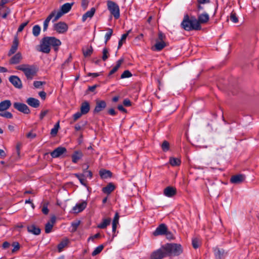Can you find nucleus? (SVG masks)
I'll return each instance as SVG.
<instances>
[{
	"label": "nucleus",
	"mask_w": 259,
	"mask_h": 259,
	"mask_svg": "<svg viewBox=\"0 0 259 259\" xmlns=\"http://www.w3.org/2000/svg\"><path fill=\"white\" fill-rule=\"evenodd\" d=\"M61 45L60 39L52 36L44 37L41 40L39 45V51L44 53L48 54L52 47L55 52L59 50V47Z\"/></svg>",
	"instance_id": "obj_1"
},
{
	"label": "nucleus",
	"mask_w": 259,
	"mask_h": 259,
	"mask_svg": "<svg viewBox=\"0 0 259 259\" xmlns=\"http://www.w3.org/2000/svg\"><path fill=\"white\" fill-rule=\"evenodd\" d=\"M181 25L186 31L198 30L201 29V26L198 24L197 19L195 17L190 18L188 15L184 16Z\"/></svg>",
	"instance_id": "obj_2"
},
{
	"label": "nucleus",
	"mask_w": 259,
	"mask_h": 259,
	"mask_svg": "<svg viewBox=\"0 0 259 259\" xmlns=\"http://www.w3.org/2000/svg\"><path fill=\"white\" fill-rule=\"evenodd\" d=\"M162 247L167 256H177L183 252V248L181 244L177 243H167Z\"/></svg>",
	"instance_id": "obj_3"
},
{
	"label": "nucleus",
	"mask_w": 259,
	"mask_h": 259,
	"mask_svg": "<svg viewBox=\"0 0 259 259\" xmlns=\"http://www.w3.org/2000/svg\"><path fill=\"white\" fill-rule=\"evenodd\" d=\"M16 69L23 71L28 79H32L37 71L35 66L28 64L18 65L16 67Z\"/></svg>",
	"instance_id": "obj_4"
},
{
	"label": "nucleus",
	"mask_w": 259,
	"mask_h": 259,
	"mask_svg": "<svg viewBox=\"0 0 259 259\" xmlns=\"http://www.w3.org/2000/svg\"><path fill=\"white\" fill-rule=\"evenodd\" d=\"M107 9L111 15L115 19H118L120 17V9L118 5L115 2L111 1L107 2Z\"/></svg>",
	"instance_id": "obj_5"
},
{
	"label": "nucleus",
	"mask_w": 259,
	"mask_h": 259,
	"mask_svg": "<svg viewBox=\"0 0 259 259\" xmlns=\"http://www.w3.org/2000/svg\"><path fill=\"white\" fill-rule=\"evenodd\" d=\"M73 5V3H65L60 8V10L58 11H56V13L55 14V16L53 20V22H55L57 20H58L61 17L63 16L64 14L67 13L71 10L72 6Z\"/></svg>",
	"instance_id": "obj_6"
},
{
	"label": "nucleus",
	"mask_w": 259,
	"mask_h": 259,
	"mask_svg": "<svg viewBox=\"0 0 259 259\" xmlns=\"http://www.w3.org/2000/svg\"><path fill=\"white\" fill-rule=\"evenodd\" d=\"M54 30L60 34L65 33L68 29V25L64 22H59L54 24Z\"/></svg>",
	"instance_id": "obj_7"
},
{
	"label": "nucleus",
	"mask_w": 259,
	"mask_h": 259,
	"mask_svg": "<svg viewBox=\"0 0 259 259\" xmlns=\"http://www.w3.org/2000/svg\"><path fill=\"white\" fill-rule=\"evenodd\" d=\"M167 256L162 246L151 254L149 259H163Z\"/></svg>",
	"instance_id": "obj_8"
},
{
	"label": "nucleus",
	"mask_w": 259,
	"mask_h": 259,
	"mask_svg": "<svg viewBox=\"0 0 259 259\" xmlns=\"http://www.w3.org/2000/svg\"><path fill=\"white\" fill-rule=\"evenodd\" d=\"M13 106L19 111L21 112L24 114H29L30 112L29 108L25 104L19 102H15L13 104Z\"/></svg>",
	"instance_id": "obj_9"
},
{
	"label": "nucleus",
	"mask_w": 259,
	"mask_h": 259,
	"mask_svg": "<svg viewBox=\"0 0 259 259\" xmlns=\"http://www.w3.org/2000/svg\"><path fill=\"white\" fill-rule=\"evenodd\" d=\"M167 230V228L166 225L161 224L153 232V235L155 236L163 235L166 233Z\"/></svg>",
	"instance_id": "obj_10"
},
{
	"label": "nucleus",
	"mask_w": 259,
	"mask_h": 259,
	"mask_svg": "<svg viewBox=\"0 0 259 259\" xmlns=\"http://www.w3.org/2000/svg\"><path fill=\"white\" fill-rule=\"evenodd\" d=\"M10 82L16 88L21 89L22 87V81L17 76L12 75L9 77Z\"/></svg>",
	"instance_id": "obj_11"
},
{
	"label": "nucleus",
	"mask_w": 259,
	"mask_h": 259,
	"mask_svg": "<svg viewBox=\"0 0 259 259\" xmlns=\"http://www.w3.org/2000/svg\"><path fill=\"white\" fill-rule=\"evenodd\" d=\"M66 151L67 150L65 147H59L51 153V156L53 158H58L64 153L66 152Z\"/></svg>",
	"instance_id": "obj_12"
},
{
	"label": "nucleus",
	"mask_w": 259,
	"mask_h": 259,
	"mask_svg": "<svg viewBox=\"0 0 259 259\" xmlns=\"http://www.w3.org/2000/svg\"><path fill=\"white\" fill-rule=\"evenodd\" d=\"M87 203L83 201L80 203H77L72 209L73 213H77L83 211L87 207Z\"/></svg>",
	"instance_id": "obj_13"
},
{
	"label": "nucleus",
	"mask_w": 259,
	"mask_h": 259,
	"mask_svg": "<svg viewBox=\"0 0 259 259\" xmlns=\"http://www.w3.org/2000/svg\"><path fill=\"white\" fill-rule=\"evenodd\" d=\"M245 177L244 175L239 174L234 175L230 179L231 183L235 184L241 183L245 180Z\"/></svg>",
	"instance_id": "obj_14"
},
{
	"label": "nucleus",
	"mask_w": 259,
	"mask_h": 259,
	"mask_svg": "<svg viewBox=\"0 0 259 259\" xmlns=\"http://www.w3.org/2000/svg\"><path fill=\"white\" fill-rule=\"evenodd\" d=\"M106 103L103 100H97L96 105L94 110V113H97L102 111L106 107Z\"/></svg>",
	"instance_id": "obj_15"
},
{
	"label": "nucleus",
	"mask_w": 259,
	"mask_h": 259,
	"mask_svg": "<svg viewBox=\"0 0 259 259\" xmlns=\"http://www.w3.org/2000/svg\"><path fill=\"white\" fill-rule=\"evenodd\" d=\"M177 190L175 187L168 186L166 187L163 191V194L165 196L171 197L176 195Z\"/></svg>",
	"instance_id": "obj_16"
},
{
	"label": "nucleus",
	"mask_w": 259,
	"mask_h": 259,
	"mask_svg": "<svg viewBox=\"0 0 259 259\" xmlns=\"http://www.w3.org/2000/svg\"><path fill=\"white\" fill-rule=\"evenodd\" d=\"M166 46L164 41L156 40L155 44L152 47L151 49L154 51H160Z\"/></svg>",
	"instance_id": "obj_17"
},
{
	"label": "nucleus",
	"mask_w": 259,
	"mask_h": 259,
	"mask_svg": "<svg viewBox=\"0 0 259 259\" xmlns=\"http://www.w3.org/2000/svg\"><path fill=\"white\" fill-rule=\"evenodd\" d=\"M56 13V11L54 10L53 11H52L51 14L47 17V18L46 19V20L44 21V24H43V30L44 31H46L47 29H48V25H49V23L50 21V20L52 19H54V18L55 17V15Z\"/></svg>",
	"instance_id": "obj_18"
},
{
	"label": "nucleus",
	"mask_w": 259,
	"mask_h": 259,
	"mask_svg": "<svg viewBox=\"0 0 259 259\" xmlns=\"http://www.w3.org/2000/svg\"><path fill=\"white\" fill-rule=\"evenodd\" d=\"M209 19V16L208 14L204 12L202 14H201L198 16L197 21L198 22V24L200 25V24H204L207 23Z\"/></svg>",
	"instance_id": "obj_19"
},
{
	"label": "nucleus",
	"mask_w": 259,
	"mask_h": 259,
	"mask_svg": "<svg viewBox=\"0 0 259 259\" xmlns=\"http://www.w3.org/2000/svg\"><path fill=\"white\" fill-rule=\"evenodd\" d=\"M18 45L19 40L18 37L15 36L13 41V45L8 53L9 56H11L16 52L18 49Z\"/></svg>",
	"instance_id": "obj_20"
},
{
	"label": "nucleus",
	"mask_w": 259,
	"mask_h": 259,
	"mask_svg": "<svg viewBox=\"0 0 259 259\" xmlns=\"http://www.w3.org/2000/svg\"><path fill=\"white\" fill-rule=\"evenodd\" d=\"M12 105V103L9 100H6L0 102V112L6 111Z\"/></svg>",
	"instance_id": "obj_21"
},
{
	"label": "nucleus",
	"mask_w": 259,
	"mask_h": 259,
	"mask_svg": "<svg viewBox=\"0 0 259 259\" xmlns=\"http://www.w3.org/2000/svg\"><path fill=\"white\" fill-rule=\"evenodd\" d=\"M72 161L74 163H76L79 160L83 157V153L80 151H75L72 155Z\"/></svg>",
	"instance_id": "obj_22"
},
{
	"label": "nucleus",
	"mask_w": 259,
	"mask_h": 259,
	"mask_svg": "<svg viewBox=\"0 0 259 259\" xmlns=\"http://www.w3.org/2000/svg\"><path fill=\"white\" fill-rule=\"evenodd\" d=\"M56 222V217L55 216L51 218L50 222H48L45 226V232L49 233L52 231L53 227Z\"/></svg>",
	"instance_id": "obj_23"
},
{
	"label": "nucleus",
	"mask_w": 259,
	"mask_h": 259,
	"mask_svg": "<svg viewBox=\"0 0 259 259\" xmlns=\"http://www.w3.org/2000/svg\"><path fill=\"white\" fill-rule=\"evenodd\" d=\"M26 103L33 108H37L40 105V102L38 99L31 97L27 99Z\"/></svg>",
	"instance_id": "obj_24"
},
{
	"label": "nucleus",
	"mask_w": 259,
	"mask_h": 259,
	"mask_svg": "<svg viewBox=\"0 0 259 259\" xmlns=\"http://www.w3.org/2000/svg\"><path fill=\"white\" fill-rule=\"evenodd\" d=\"M90 109V104L88 101L83 102L80 106V112L83 114L88 113Z\"/></svg>",
	"instance_id": "obj_25"
},
{
	"label": "nucleus",
	"mask_w": 259,
	"mask_h": 259,
	"mask_svg": "<svg viewBox=\"0 0 259 259\" xmlns=\"http://www.w3.org/2000/svg\"><path fill=\"white\" fill-rule=\"evenodd\" d=\"M22 55L20 53L18 52L13 56L10 60V63L11 64H18L22 60Z\"/></svg>",
	"instance_id": "obj_26"
},
{
	"label": "nucleus",
	"mask_w": 259,
	"mask_h": 259,
	"mask_svg": "<svg viewBox=\"0 0 259 259\" xmlns=\"http://www.w3.org/2000/svg\"><path fill=\"white\" fill-rule=\"evenodd\" d=\"M95 12L96 9L95 8H92L90 11H87L82 17V22H85L88 18H92Z\"/></svg>",
	"instance_id": "obj_27"
},
{
	"label": "nucleus",
	"mask_w": 259,
	"mask_h": 259,
	"mask_svg": "<svg viewBox=\"0 0 259 259\" xmlns=\"http://www.w3.org/2000/svg\"><path fill=\"white\" fill-rule=\"evenodd\" d=\"M27 230L29 233L35 235H38L40 233V229L34 225L28 226Z\"/></svg>",
	"instance_id": "obj_28"
},
{
	"label": "nucleus",
	"mask_w": 259,
	"mask_h": 259,
	"mask_svg": "<svg viewBox=\"0 0 259 259\" xmlns=\"http://www.w3.org/2000/svg\"><path fill=\"white\" fill-rule=\"evenodd\" d=\"M10 9L5 6L0 7V16L3 18H6L7 16L10 13Z\"/></svg>",
	"instance_id": "obj_29"
},
{
	"label": "nucleus",
	"mask_w": 259,
	"mask_h": 259,
	"mask_svg": "<svg viewBox=\"0 0 259 259\" xmlns=\"http://www.w3.org/2000/svg\"><path fill=\"white\" fill-rule=\"evenodd\" d=\"M99 175L102 179H105L111 177L112 172L110 170L101 169L99 171Z\"/></svg>",
	"instance_id": "obj_30"
},
{
	"label": "nucleus",
	"mask_w": 259,
	"mask_h": 259,
	"mask_svg": "<svg viewBox=\"0 0 259 259\" xmlns=\"http://www.w3.org/2000/svg\"><path fill=\"white\" fill-rule=\"evenodd\" d=\"M124 60L123 58L119 59L117 62L116 65L110 70L109 75H111L116 72L120 67L121 64L123 63Z\"/></svg>",
	"instance_id": "obj_31"
},
{
	"label": "nucleus",
	"mask_w": 259,
	"mask_h": 259,
	"mask_svg": "<svg viewBox=\"0 0 259 259\" xmlns=\"http://www.w3.org/2000/svg\"><path fill=\"white\" fill-rule=\"evenodd\" d=\"M214 252L217 259H221L224 255L225 250L223 249L215 247L214 248Z\"/></svg>",
	"instance_id": "obj_32"
},
{
	"label": "nucleus",
	"mask_w": 259,
	"mask_h": 259,
	"mask_svg": "<svg viewBox=\"0 0 259 259\" xmlns=\"http://www.w3.org/2000/svg\"><path fill=\"white\" fill-rule=\"evenodd\" d=\"M115 189L114 185L112 183H109L106 187L102 188V191L106 194L111 193Z\"/></svg>",
	"instance_id": "obj_33"
},
{
	"label": "nucleus",
	"mask_w": 259,
	"mask_h": 259,
	"mask_svg": "<svg viewBox=\"0 0 259 259\" xmlns=\"http://www.w3.org/2000/svg\"><path fill=\"white\" fill-rule=\"evenodd\" d=\"M74 175L79 181L80 183L83 186H87V181L85 179V175L83 174H74Z\"/></svg>",
	"instance_id": "obj_34"
},
{
	"label": "nucleus",
	"mask_w": 259,
	"mask_h": 259,
	"mask_svg": "<svg viewBox=\"0 0 259 259\" xmlns=\"http://www.w3.org/2000/svg\"><path fill=\"white\" fill-rule=\"evenodd\" d=\"M169 162L172 166H179L181 164V161L180 158L176 157H170Z\"/></svg>",
	"instance_id": "obj_35"
},
{
	"label": "nucleus",
	"mask_w": 259,
	"mask_h": 259,
	"mask_svg": "<svg viewBox=\"0 0 259 259\" xmlns=\"http://www.w3.org/2000/svg\"><path fill=\"white\" fill-rule=\"evenodd\" d=\"M69 240L67 238L64 239L58 245V249L59 252H61L63 249L69 243Z\"/></svg>",
	"instance_id": "obj_36"
},
{
	"label": "nucleus",
	"mask_w": 259,
	"mask_h": 259,
	"mask_svg": "<svg viewBox=\"0 0 259 259\" xmlns=\"http://www.w3.org/2000/svg\"><path fill=\"white\" fill-rule=\"evenodd\" d=\"M93 49L92 46L82 49V53L85 57L90 56L93 53Z\"/></svg>",
	"instance_id": "obj_37"
},
{
	"label": "nucleus",
	"mask_w": 259,
	"mask_h": 259,
	"mask_svg": "<svg viewBox=\"0 0 259 259\" xmlns=\"http://www.w3.org/2000/svg\"><path fill=\"white\" fill-rule=\"evenodd\" d=\"M130 32V30L128 31L126 33H124L122 35L121 39L119 40L118 42V49L120 48L123 44L125 41L126 38L127 37Z\"/></svg>",
	"instance_id": "obj_38"
},
{
	"label": "nucleus",
	"mask_w": 259,
	"mask_h": 259,
	"mask_svg": "<svg viewBox=\"0 0 259 259\" xmlns=\"http://www.w3.org/2000/svg\"><path fill=\"white\" fill-rule=\"evenodd\" d=\"M110 219H105L103 220V222L101 223L98 226V228L101 229L105 228L108 225L110 224Z\"/></svg>",
	"instance_id": "obj_39"
},
{
	"label": "nucleus",
	"mask_w": 259,
	"mask_h": 259,
	"mask_svg": "<svg viewBox=\"0 0 259 259\" xmlns=\"http://www.w3.org/2000/svg\"><path fill=\"white\" fill-rule=\"evenodd\" d=\"M40 32V27L38 25H35L33 27L32 33L34 36L39 35Z\"/></svg>",
	"instance_id": "obj_40"
},
{
	"label": "nucleus",
	"mask_w": 259,
	"mask_h": 259,
	"mask_svg": "<svg viewBox=\"0 0 259 259\" xmlns=\"http://www.w3.org/2000/svg\"><path fill=\"white\" fill-rule=\"evenodd\" d=\"M0 116L8 119H11L13 118V114L9 111H5V112H0Z\"/></svg>",
	"instance_id": "obj_41"
},
{
	"label": "nucleus",
	"mask_w": 259,
	"mask_h": 259,
	"mask_svg": "<svg viewBox=\"0 0 259 259\" xmlns=\"http://www.w3.org/2000/svg\"><path fill=\"white\" fill-rule=\"evenodd\" d=\"M103 248H104V246L103 245H100L98 246L92 252V255L93 256H95V255L98 254L102 251Z\"/></svg>",
	"instance_id": "obj_42"
},
{
	"label": "nucleus",
	"mask_w": 259,
	"mask_h": 259,
	"mask_svg": "<svg viewBox=\"0 0 259 259\" xmlns=\"http://www.w3.org/2000/svg\"><path fill=\"white\" fill-rule=\"evenodd\" d=\"M59 128V122H58L51 131V134L53 136H55L58 131Z\"/></svg>",
	"instance_id": "obj_43"
},
{
	"label": "nucleus",
	"mask_w": 259,
	"mask_h": 259,
	"mask_svg": "<svg viewBox=\"0 0 259 259\" xmlns=\"http://www.w3.org/2000/svg\"><path fill=\"white\" fill-rule=\"evenodd\" d=\"M112 33H113L112 29L111 28H109L108 29V32L106 33V34L105 35V44H106L107 42V41L110 39L111 36L112 34Z\"/></svg>",
	"instance_id": "obj_44"
},
{
	"label": "nucleus",
	"mask_w": 259,
	"mask_h": 259,
	"mask_svg": "<svg viewBox=\"0 0 259 259\" xmlns=\"http://www.w3.org/2000/svg\"><path fill=\"white\" fill-rule=\"evenodd\" d=\"M109 56V55L108 49L106 48H104L103 49L102 60L103 61H106L108 59Z\"/></svg>",
	"instance_id": "obj_45"
},
{
	"label": "nucleus",
	"mask_w": 259,
	"mask_h": 259,
	"mask_svg": "<svg viewBox=\"0 0 259 259\" xmlns=\"http://www.w3.org/2000/svg\"><path fill=\"white\" fill-rule=\"evenodd\" d=\"M132 76V73L128 70H125L121 75V78H128Z\"/></svg>",
	"instance_id": "obj_46"
},
{
	"label": "nucleus",
	"mask_w": 259,
	"mask_h": 259,
	"mask_svg": "<svg viewBox=\"0 0 259 259\" xmlns=\"http://www.w3.org/2000/svg\"><path fill=\"white\" fill-rule=\"evenodd\" d=\"M82 115H83V114L80 112H77L76 113H75L74 114H73V121H71L70 123H72L73 122L76 121L78 119H79L81 116Z\"/></svg>",
	"instance_id": "obj_47"
},
{
	"label": "nucleus",
	"mask_w": 259,
	"mask_h": 259,
	"mask_svg": "<svg viewBox=\"0 0 259 259\" xmlns=\"http://www.w3.org/2000/svg\"><path fill=\"white\" fill-rule=\"evenodd\" d=\"M169 143L168 142L164 141L162 145H161V148L164 151H167L169 149Z\"/></svg>",
	"instance_id": "obj_48"
},
{
	"label": "nucleus",
	"mask_w": 259,
	"mask_h": 259,
	"mask_svg": "<svg viewBox=\"0 0 259 259\" xmlns=\"http://www.w3.org/2000/svg\"><path fill=\"white\" fill-rule=\"evenodd\" d=\"M230 20L233 23H237L238 21V18L235 13L232 12L230 14Z\"/></svg>",
	"instance_id": "obj_49"
},
{
	"label": "nucleus",
	"mask_w": 259,
	"mask_h": 259,
	"mask_svg": "<svg viewBox=\"0 0 259 259\" xmlns=\"http://www.w3.org/2000/svg\"><path fill=\"white\" fill-rule=\"evenodd\" d=\"M12 246H13V249L12 250V252H14L18 250L20 248V244L18 242H13Z\"/></svg>",
	"instance_id": "obj_50"
},
{
	"label": "nucleus",
	"mask_w": 259,
	"mask_h": 259,
	"mask_svg": "<svg viewBox=\"0 0 259 259\" xmlns=\"http://www.w3.org/2000/svg\"><path fill=\"white\" fill-rule=\"evenodd\" d=\"M192 245L193 247L195 249L199 247V241L197 238H194L192 240Z\"/></svg>",
	"instance_id": "obj_51"
},
{
	"label": "nucleus",
	"mask_w": 259,
	"mask_h": 259,
	"mask_svg": "<svg viewBox=\"0 0 259 259\" xmlns=\"http://www.w3.org/2000/svg\"><path fill=\"white\" fill-rule=\"evenodd\" d=\"M165 39V35L161 31H159L158 35L157 41H164Z\"/></svg>",
	"instance_id": "obj_52"
},
{
	"label": "nucleus",
	"mask_w": 259,
	"mask_h": 259,
	"mask_svg": "<svg viewBox=\"0 0 259 259\" xmlns=\"http://www.w3.org/2000/svg\"><path fill=\"white\" fill-rule=\"evenodd\" d=\"M29 21H27L25 22L22 23L19 27L18 29V32H21L24 27L28 24Z\"/></svg>",
	"instance_id": "obj_53"
},
{
	"label": "nucleus",
	"mask_w": 259,
	"mask_h": 259,
	"mask_svg": "<svg viewBox=\"0 0 259 259\" xmlns=\"http://www.w3.org/2000/svg\"><path fill=\"white\" fill-rule=\"evenodd\" d=\"M45 84V82L40 81H35L33 82V85L35 88H39L40 86Z\"/></svg>",
	"instance_id": "obj_54"
},
{
	"label": "nucleus",
	"mask_w": 259,
	"mask_h": 259,
	"mask_svg": "<svg viewBox=\"0 0 259 259\" xmlns=\"http://www.w3.org/2000/svg\"><path fill=\"white\" fill-rule=\"evenodd\" d=\"M48 203H45L42 208V212L45 214H48L49 213V209L48 208Z\"/></svg>",
	"instance_id": "obj_55"
},
{
	"label": "nucleus",
	"mask_w": 259,
	"mask_h": 259,
	"mask_svg": "<svg viewBox=\"0 0 259 259\" xmlns=\"http://www.w3.org/2000/svg\"><path fill=\"white\" fill-rule=\"evenodd\" d=\"M100 237V234L99 233H97L95 235L90 236L88 239V241L89 242L90 241H94L95 239L98 238Z\"/></svg>",
	"instance_id": "obj_56"
},
{
	"label": "nucleus",
	"mask_w": 259,
	"mask_h": 259,
	"mask_svg": "<svg viewBox=\"0 0 259 259\" xmlns=\"http://www.w3.org/2000/svg\"><path fill=\"white\" fill-rule=\"evenodd\" d=\"M79 221L78 222H74V223H72V232H75L77 227H78L79 225Z\"/></svg>",
	"instance_id": "obj_57"
},
{
	"label": "nucleus",
	"mask_w": 259,
	"mask_h": 259,
	"mask_svg": "<svg viewBox=\"0 0 259 259\" xmlns=\"http://www.w3.org/2000/svg\"><path fill=\"white\" fill-rule=\"evenodd\" d=\"M49 111L48 110H46L41 112L39 115V118L40 120H42L44 117L47 114Z\"/></svg>",
	"instance_id": "obj_58"
},
{
	"label": "nucleus",
	"mask_w": 259,
	"mask_h": 259,
	"mask_svg": "<svg viewBox=\"0 0 259 259\" xmlns=\"http://www.w3.org/2000/svg\"><path fill=\"white\" fill-rule=\"evenodd\" d=\"M36 136V135L34 133H33L32 132H29L26 135V137L29 139H34Z\"/></svg>",
	"instance_id": "obj_59"
},
{
	"label": "nucleus",
	"mask_w": 259,
	"mask_h": 259,
	"mask_svg": "<svg viewBox=\"0 0 259 259\" xmlns=\"http://www.w3.org/2000/svg\"><path fill=\"white\" fill-rule=\"evenodd\" d=\"M119 218V216L118 215V213L117 212H116L115 213V216L114 217V219L113 220V222L112 223H115V224H118V223Z\"/></svg>",
	"instance_id": "obj_60"
},
{
	"label": "nucleus",
	"mask_w": 259,
	"mask_h": 259,
	"mask_svg": "<svg viewBox=\"0 0 259 259\" xmlns=\"http://www.w3.org/2000/svg\"><path fill=\"white\" fill-rule=\"evenodd\" d=\"M123 104L125 106H130L131 105V102L128 99L124 100Z\"/></svg>",
	"instance_id": "obj_61"
},
{
	"label": "nucleus",
	"mask_w": 259,
	"mask_h": 259,
	"mask_svg": "<svg viewBox=\"0 0 259 259\" xmlns=\"http://www.w3.org/2000/svg\"><path fill=\"white\" fill-rule=\"evenodd\" d=\"M89 3V0H82L81 5L84 9H86Z\"/></svg>",
	"instance_id": "obj_62"
},
{
	"label": "nucleus",
	"mask_w": 259,
	"mask_h": 259,
	"mask_svg": "<svg viewBox=\"0 0 259 259\" xmlns=\"http://www.w3.org/2000/svg\"><path fill=\"white\" fill-rule=\"evenodd\" d=\"M85 177H88L89 179H92L93 177V174L91 170L87 171V173L85 175Z\"/></svg>",
	"instance_id": "obj_63"
},
{
	"label": "nucleus",
	"mask_w": 259,
	"mask_h": 259,
	"mask_svg": "<svg viewBox=\"0 0 259 259\" xmlns=\"http://www.w3.org/2000/svg\"><path fill=\"white\" fill-rule=\"evenodd\" d=\"M108 112L111 115H115L116 114V112L113 108H111V109H109L108 111Z\"/></svg>",
	"instance_id": "obj_64"
}]
</instances>
